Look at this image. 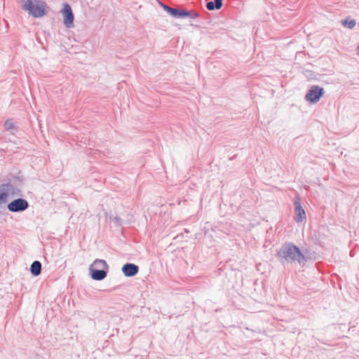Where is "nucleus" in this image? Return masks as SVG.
<instances>
[{
  "mask_svg": "<svg viewBox=\"0 0 359 359\" xmlns=\"http://www.w3.org/2000/svg\"><path fill=\"white\" fill-rule=\"evenodd\" d=\"M163 8L175 18H186V10L178 9L170 7L165 4H161Z\"/></svg>",
  "mask_w": 359,
  "mask_h": 359,
  "instance_id": "1a4fd4ad",
  "label": "nucleus"
},
{
  "mask_svg": "<svg viewBox=\"0 0 359 359\" xmlns=\"http://www.w3.org/2000/svg\"><path fill=\"white\" fill-rule=\"evenodd\" d=\"M139 271V266L135 264L127 263L122 267V272L126 277H133Z\"/></svg>",
  "mask_w": 359,
  "mask_h": 359,
  "instance_id": "0eeeda50",
  "label": "nucleus"
},
{
  "mask_svg": "<svg viewBox=\"0 0 359 359\" xmlns=\"http://www.w3.org/2000/svg\"><path fill=\"white\" fill-rule=\"evenodd\" d=\"M115 220L116 221V222H119V221L121 220V219L118 217H115Z\"/></svg>",
  "mask_w": 359,
  "mask_h": 359,
  "instance_id": "f3484780",
  "label": "nucleus"
},
{
  "mask_svg": "<svg viewBox=\"0 0 359 359\" xmlns=\"http://www.w3.org/2000/svg\"><path fill=\"white\" fill-rule=\"evenodd\" d=\"M90 267H93V268H96L98 269H104L107 271H108V268H109L107 262L104 259H96L93 262V264L90 265Z\"/></svg>",
  "mask_w": 359,
  "mask_h": 359,
  "instance_id": "ddd939ff",
  "label": "nucleus"
},
{
  "mask_svg": "<svg viewBox=\"0 0 359 359\" xmlns=\"http://www.w3.org/2000/svg\"><path fill=\"white\" fill-rule=\"evenodd\" d=\"M107 271H108L104 269L90 267V276L95 280H102L104 279L107 275Z\"/></svg>",
  "mask_w": 359,
  "mask_h": 359,
  "instance_id": "9d476101",
  "label": "nucleus"
},
{
  "mask_svg": "<svg viewBox=\"0 0 359 359\" xmlns=\"http://www.w3.org/2000/svg\"><path fill=\"white\" fill-rule=\"evenodd\" d=\"M341 24L344 27H347L349 29H353L356 25V22L353 19H351L350 18H346L345 20L341 21Z\"/></svg>",
  "mask_w": 359,
  "mask_h": 359,
  "instance_id": "2eb2a0df",
  "label": "nucleus"
},
{
  "mask_svg": "<svg viewBox=\"0 0 359 359\" xmlns=\"http://www.w3.org/2000/svg\"><path fill=\"white\" fill-rule=\"evenodd\" d=\"M324 94V89L318 86H313L305 95V100L311 103L319 101Z\"/></svg>",
  "mask_w": 359,
  "mask_h": 359,
  "instance_id": "39448f33",
  "label": "nucleus"
},
{
  "mask_svg": "<svg viewBox=\"0 0 359 359\" xmlns=\"http://www.w3.org/2000/svg\"><path fill=\"white\" fill-rule=\"evenodd\" d=\"M186 17L196 18L198 17V14L191 11H186Z\"/></svg>",
  "mask_w": 359,
  "mask_h": 359,
  "instance_id": "dca6fc26",
  "label": "nucleus"
},
{
  "mask_svg": "<svg viewBox=\"0 0 359 359\" xmlns=\"http://www.w3.org/2000/svg\"><path fill=\"white\" fill-rule=\"evenodd\" d=\"M30 272L34 276H39L41 272V263L39 261H34L30 266Z\"/></svg>",
  "mask_w": 359,
  "mask_h": 359,
  "instance_id": "9b49d317",
  "label": "nucleus"
},
{
  "mask_svg": "<svg viewBox=\"0 0 359 359\" xmlns=\"http://www.w3.org/2000/svg\"><path fill=\"white\" fill-rule=\"evenodd\" d=\"M277 258L283 264L289 263L304 264L306 260L299 248L292 243H286L281 245L277 252Z\"/></svg>",
  "mask_w": 359,
  "mask_h": 359,
  "instance_id": "f257e3e1",
  "label": "nucleus"
},
{
  "mask_svg": "<svg viewBox=\"0 0 359 359\" xmlns=\"http://www.w3.org/2000/svg\"><path fill=\"white\" fill-rule=\"evenodd\" d=\"M46 3L41 0H22V10L34 18H41L45 13Z\"/></svg>",
  "mask_w": 359,
  "mask_h": 359,
  "instance_id": "f03ea898",
  "label": "nucleus"
},
{
  "mask_svg": "<svg viewBox=\"0 0 359 359\" xmlns=\"http://www.w3.org/2000/svg\"><path fill=\"white\" fill-rule=\"evenodd\" d=\"M20 190L11 182L0 184V205L6 204L9 200V195H19Z\"/></svg>",
  "mask_w": 359,
  "mask_h": 359,
  "instance_id": "7ed1b4c3",
  "label": "nucleus"
},
{
  "mask_svg": "<svg viewBox=\"0 0 359 359\" xmlns=\"http://www.w3.org/2000/svg\"><path fill=\"white\" fill-rule=\"evenodd\" d=\"M5 130L14 134L17 131V127L12 119H7L4 123Z\"/></svg>",
  "mask_w": 359,
  "mask_h": 359,
  "instance_id": "4468645a",
  "label": "nucleus"
},
{
  "mask_svg": "<svg viewBox=\"0 0 359 359\" xmlns=\"http://www.w3.org/2000/svg\"><path fill=\"white\" fill-rule=\"evenodd\" d=\"M223 0H214L206 4V8L209 11L219 10L222 6Z\"/></svg>",
  "mask_w": 359,
  "mask_h": 359,
  "instance_id": "f8f14e48",
  "label": "nucleus"
},
{
  "mask_svg": "<svg viewBox=\"0 0 359 359\" xmlns=\"http://www.w3.org/2000/svg\"><path fill=\"white\" fill-rule=\"evenodd\" d=\"M7 208L10 212H20L26 210L29 208V203L25 199L19 198L9 203Z\"/></svg>",
  "mask_w": 359,
  "mask_h": 359,
  "instance_id": "423d86ee",
  "label": "nucleus"
},
{
  "mask_svg": "<svg viewBox=\"0 0 359 359\" xmlns=\"http://www.w3.org/2000/svg\"><path fill=\"white\" fill-rule=\"evenodd\" d=\"M61 13L63 16V23L67 28L73 27L74 15L70 5L67 3L62 4Z\"/></svg>",
  "mask_w": 359,
  "mask_h": 359,
  "instance_id": "20e7f679",
  "label": "nucleus"
},
{
  "mask_svg": "<svg viewBox=\"0 0 359 359\" xmlns=\"http://www.w3.org/2000/svg\"><path fill=\"white\" fill-rule=\"evenodd\" d=\"M294 203L295 206V212L297 215L295 217V220L297 222H301L306 218L305 211L302 207L299 198L298 197L294 198Z\"/></svg>",
  "mask_w": 359,
  "mask_h": 359,
  "instance_id": "6e6552de",
  "label": "nucleus"
}]
</instances>
